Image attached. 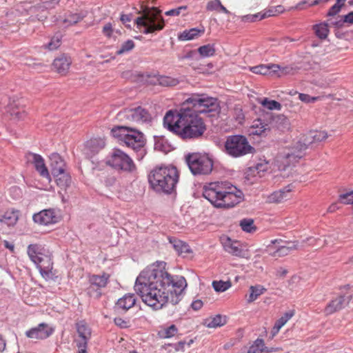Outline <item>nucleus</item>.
<instances>
[{"label":"nucleus","instance_id":"nucleus-55","mask_svg":"<svg viewBox=\"0 0 353 353\" xmlns=\"http://www.w3.org/2000/svg\"><path fill=\"white\" fill-rule=\"evenodd\" d=\"M341 6H339L336 4L333 5L327 13V17H334L339 14L341 10Z\"/></svg>","mask_w":353,"mask_h":353},{"label":"nucleus","instance_id":"nucleus-21","mask_svg":"<svg viewBox=\"0 0 353 353\" xmlns=\"http://www.w3.org/2000/svg\"><path fill=\"white\" fill-rule=\"evenodd\" d=\"M72 61L70 57L63 54L54 60L53 67L60 74H65Z\"/></svg>","mask_w":353,"mask_h":353},{"label":"nucleus","instance_id":"nucleus-37","mask_svg":"<svg viewBox=\"0 0 353 353\" xmlns=\"http://www.w3.org/2000/svg\"><path fill=\"white\" fill-rule=\"evenodd\" d=\"M157 81L160 85L166 87H173L179 83L178 79L168 76H159Z\"/></svg>","mask_w":353,"mask_h":353},{"label":"nucleus","instance_id":"nucleus-52","mask_svg":"<svg viewBox=\"0 0 353 353\" xmlns=\"http://www.w3.org/2000/svg\"><path fill=\"white\" fill-rule=\"evenodd\" d=\"M294 315L293 312H285L283 316L279 318L276 322L279 327H282Z\"/></svg>","mask_w":353,"mask_h":353},{"label":"nucleus","instance_id":"nucleus-25","mask_svg":"<svg viewBox=\"0 0 353 353\" xmlns=\"http://www.w3.org/2000/svg\"><path fill=\"white\" fill-rule=\"evenodd\" d=\"M135 303V295L134 294H127L117 301L116 303V307L118 309L122 310L123 311H127L128 310L133 307Z\"/></svg>","mask_w":353,"mask_h":353},{"label":"nucleus","instance_id":"nucleus-19","mask_svg":"<svg viewBox=\"0 0 353 353\" xmlns=\"http://www.w3.org/2000/svg\"><path fill=\"white\" fill-rule=\"evenodd\" d=\"M298 248V242H288L286 245H279L270 252L273 257H283L289 254L292 250Z\"/></svg>","mask_w":353,"mask_h":353},{"label":"nucleus","instance_id":"nucleus-20","mask_svg":"<svg viewBox=\"0 0 353 353\" xmlns=\"http://www.w3.org/2000/svg\"><path fill=\"white\" fill-rule=\"evenodd\" d=\"M291 189L289 186L281 189L279 191H275L268 197V201L270 203H281L289 199L291 196Z\"/></svg>","mask_w":353,"mask_h":353},{"label":"nucleus","instance_id":"nucleus-29","mask_svg":"<svg viewBox=\"0 0 353 353\" xmlns=\"http://www.w3.org/2000/svg\"><path fill=\"white\" fill-rule=\"evenodd\" d=\"M169 241L174 249L179 254H188L191 252L190 246L185 242L174 237L169 238Z\"/></svg>","mask_w":353,"mask_h":353},{"label":"nucleus","instance_id":"nucleus-33","mask_svg":"<svg viewBox=\"0 0 353 353\" xmlns=\"http://www.w3.org/2000/svg\"><path fill=\"white\" fill-rule=\"evenodd\" d=\"M226 323V316L217 314L214 317H210L206 319L205 325L208 327H217L224 325Z\"/></svg>","mask_w":353,"mask_h":353},{"label":"nucleus","instance_id":"nucleus-58","mask_svg":"<svg viewBox=\"0 0 353 353\" xmlns=\"http://www.w3.org/2000/svg\"><path fill=\"white\" fill-rule=\"evenodd\" d=\"M116 178L114 176H108L105 179V185L107 187H111L113 186L116 183Z\"/></svg>","mask_w":353,"mask_h":353},{"label":"nucleus","instance_id":"nucleus-36","mask_svg":"<svg viewBox=\"0 0 353 353\" xmlns=\"http://www.w3.org/2000/svg\"><path fill=\"white\" fill-rule=\"evenodd\" d=\"M178 329L175 325H171L166 327H163L158 332L159 336L162 339H168L176 334Z\"/></svg>","mask_w":353,"mask_h":353},{"label":"nucleus","instance_id":"nucleus-28","mask_svg":"<svg viewBox=\"0 0 353 353\" xmlns=\"http://www.w3.org/2000/svg\"><path fill=\"white\" fill-rule=\"evenodd\" d=\"M109 278L110 275L106 273L102 275L92 274L89 276L88 281L90 284L101 289L107 285Z\"/></svg>","mask_w":353,"mask_h":353},{"label":"nucleus","instance_id":"nucleus-64","mask_svg":"<svg viewBox=\"0 0 353 353\" xmlns=\"http://www.w3.org/2000/svg\"><path fill=\"white\" fill-rule=\"evenodd\" d=\"M120 19L123 24H125L127 22H130L131 21V16L129 14H123L121 15Z\"/></svg>","mask_w":353,"mask_h":353},{"label":"nucleus","instance_id":"nucleus-6","mask_svg":"<svg viewBox=\"0 0 353 353\" xmlns=\"http://www.w3.org/2000/svg\"><path fill=\"white\" fill-rule=\"evenodd\" d=\"M161 12V11L155 7L144 10L142 15L135 20L137 28L140 30L143 28L141 31L146 34L163 30L165 21Z\"/></svg>","mask_w":353,"mask_h":353},{"label":"nucleus","instance_id":"nucleus-48","mask_svg":"<svg viewBox=\"0 0 353 353\" xmlns=\"http://www.w3.org/2000/svg\"><path fill=\"white\" fill-rule=\"evenodd\" d=\"M339 200L343 204H353V190L340 194Z\"/></svg>","mask_w":353,"mask_h":353},{"label":"nucleus","instance_id":"nucleus-27","mask_svg":"<svg viewBox=\"0 0 353 353\" xmlns=\"http://www.w3.org/2000/svg\"><path fill=\"white\" fill-rule=\"evenodd\" d=\"M270 130V128L268 124L261 119H258L254 121V124L251 127L250 133L253 135L265 136Z\"/></svg>","mask_w":353,"mask_h":353},{"label":"nucleus","instance_id":"nucleus-35","mask_svg":"<svg viewBox=\"0 0 353 353\" xmlns=\"http://www.w3.org/2000/svg\"><path fill=\"white\" fill-rule=\"evenodd\" d=\"M60 0H48L43 2L40 5L34 7L35 12H47L48 10L55 8L59 3Z\"/></svg>","mask_w":353,"mask_h":353},{"label":"nucleus","instance_id":"nucleus-3","mask_svg":"<svg viewBox=\"0 0 353 353\" xmlns=\"http://www.w3.org/2000/svg\"><path fill=\"white\" fill-rule=\"evenodd\" d=\"M203 196L216 208H229L243 198L241 190L228 182L210 183L203 187Z\"/></svg>","mask_w":353,"mask_h":353},{"label":"nucleus","instance_id":"nucleus-61","mask_svg":"<svg viewBox=\"0 0 353 353\" xmlns=\"http://www.w3.org/2000/svg\"><path fill=\"white\" fill-rule=\"evenodd\" d=\"M343 21L346 23L353 24V11L343 16Z\"/></svg>","mask_w":353,"mask_h":353},{"label":"nucleus","instance_id":"nucleus-50","mask_svg":"<svg viewBox=\"0 0 353 353\" xmlns=\"http://www.w3.org/2000/svg\"><path fill=\"white\" fill-rule=\"evenodd\" d=\"M274 120L276 123H279V125H278L279 128H288L289 125V120L283 114L277 115L276 117L274 118Z\"/></svg>","mask_w":353,"mask_h":353},{"label":"nucleus","instance_id":"nucleus-57","mask_svg":"<svg viewBox=\"0 0 353 353\" xmlns=\"http://www.w3.org/2000/svg\"><path fill=\"white\" fill-rule=\"evenodd\" d=\"M114 321L121 328H126L129 326V321H125L120 317L115 318Z\"/></svg>","mask_w":353,"mask_h":353},{"label":"nucleus","instance_id":"nucleus-56","mask_svg":"<svg viewBox=\"0 0 353 353\" xmlns=\"http://www.w3.org/2000/svg\"><path fill=\"white\" fill-rule=\"evenodd\" d=\"M299 98L301 101L305 103L314 102L316 100V97H311L309 94L299 93Z\"/></svg>","mask_w":353,"mask_h":353},{"label":"nucleus","instance_id":"nucleus-11","mask_svg":"<svg viewBox=\"0 0 353 353\" xmlns=\"http://www.w3.org/2000/svg\"><path fill=\"white\" fill-rule=\"evenodd\" d=\"M75 325L79 336L81 338L79 341H77L78 353H87V343L91 337V328L85 320L77 321Z\"/></svg>","mask_w":353,"mask_h":353},{"label":"nucleus","instance_id":"nucleus-54","mask_svg":"<svg viewBox=\"0 0 353 353\" xmlns=\"http://www.w3.org/2000/svg\"><path fill=\"white\" fill-rule=\"evenodd\" d=\"M181 9L186 10L187 6H183L178 7L176 8L171 9L168 11H166L165 12V14L166 16H179L181 13Z\"/></svg>","mask_w":353,"mask_h":353},{"label":"nucleus","instance_id":"nucleus-62","mask_svg":"<svg viewBox=\"0 0 353 353\" xmlns=\"http://www.w3.org/2000/svg\"><path fill=\"white\" fill-rule=\"evenodd\" d=\"M191 306L194 310H199L202 307L203 302L201 300H196L192 302Z\"/></svg>","mask_w":353,"mask_h":353},{"label":"nucleus","instance_id":"nucleus-43","mask_svg":"<svg viewBox=\"0 0 353 353\" xmlns=\"http://www.w3.org/2000/svg\"><path fill=\"white\" fill-rule=\"evenodd\" d=\"M83 17L84 16L78 13L70 14L63 20V23L68 26L74 25L81 21Z\"/></svg>","mask_w":353,"mask_h":353},{"label":"nucleus","instance_id":"nucleus-59","mask_svg":"<svg viewBox=\"0 0 353 353\" xmlns=\"http://www.w3.org/2000/svg\"><path fill=\"white\" fill-rule=\"evenodd\" d=\"M268 66L270 68V72H271V74H276L281 70V66L279 64H268Z\"/></svg>","mask_w":353,"mask_h":353},{"label":"nucleus","instance_id":"nucleus-40","mask_svg":"<svg viewBox=\"0 0 353 353\" xmlns=\"http://www.w3.org/2000/svg\"><path fill=\"white\" fill-rule=\"evenodd\" d=\"M264 108L270 110H280L281 109V105L280 103L274 101V100H269L268 98H264L259 102Z\"/></svg>","mask_w":353,"mask_h":353},{"label":"nucleus","instance_id":"nucleus-31","mask_svg":"<svg viewBox=\"0 0 353 353\" xmlns=\"http://www.w3.org/2000/svg\"><path fill=\"white\" fill-rule=\"evenodd\" d=\"M204 29L199 30L198 28H191L185 30L181 33L178 34V39L179 41H188L197 38L201 32H203Z\"/></svg>","mask_w":353,"mask_h":353},{"label":"nucleus","instance_id":"nucleus-8","mask_svg":"<svg viewBox=\"0 0 353 353\" xmlns=\"http://www.w3.org/2000/svg\"><path fill=\"white\" fill-rule=\"evenodd\" d=\"M106 164L115 170L132 173L137 170L133 160L124 152L114 148L106 159Z\"/></svg>","mask_w":353,"mask_h":353},{"label":"nucleus","instance_id":"nucleus-22","mask_svg":"<svg viewBox=\"0 0 353 353\" xmlns=\"http://www.w3.org/2000/svg\"><path fill=\"white\" fill-rule=\"evenodd\" d=\"M19 219V211L14 210H7L3 215L0 216V225L7 226L14 225Z\"/></svg>","mask_w":353,"mask_h":353},{"label":"nucleus","instance_id":"nucleus-16","mask_svg":"<svg viewBox=\"0 0 353 353\" xmlns=\"http://www.w3.org/2000/svg\"><path fill=\"white\" fill-rule=\"evenodd\" d=\"M33 221L41 225H49L57 222L58 218L53 210H43L32 216Z\"/></svg>","mask_w":353,"mask_h":353},{"label":"nucleus","instance_id":"nucleus-12","mask_svg":"<svg viewBox=\"0 0 353 353\" xmlns=\"http://www.w3.org/2000/svg\"><path fill=\"white\" fill-rule=\"evenodd\" d=\"M54 330L46 323H41L32 327L25 333L26 336L32 340H43L52 334Z\"/></svg>","mask_w":353,"mask_h":353},{"label":"nucleus","instance_id":"nucleus-49","mask_svg":"<svg viewBox=\"0 0 353 353\" xmlns=\"http://www.w3.org/2000/svg\"><path fill=\"white\" fill-rule=\"evenodd\" d=\"M87 294L95 299H99L101 296V288H96L95 286L90 284V286L86 290Z\"/></svg>","mask_w":353,"mask_h":353},{"label":"nucleus","instance_id":"nucleus-47","mask_svg":"<svg viewBox=\"0 0 353 353\" xmlns=\"http://www.w3.org/2000/svg\"><path fill=\"white\" fill-rule=\"evenodd\" d=\"M264 19V15H261V12L254 14H246L241 17V21L245 23L255 22Z\"/></svg>","mask_w":353,"mask_h":353},{"label":"nucleus","instance_id":"nucleus-30","mask_svg":"<svg viewBox=\"0 0 353 353\" xmlns=\"http://www.w3.org/2000/svg\"><path fill=\"white\" fill-rule=\"evenodd\" d=\"M264 351L270 352L272 351H279V350L277 348L268 350L265 345L264 341L261 339H257L254 342L253 345L250 346L247 353H262Z\"/></svg>","mask_w":353,"mask_h":353},{"label":"nucleus","instance_id":"nucleus-18","mask_svg":"<svg viewBox=\"0 0 353 353\" xmlns=\"http://www.w3.org/2000/svg\"><path fill=\"white\" fill-rule=\"evenodd\" d=\"M49 158L52 175L57 173L60 174L66 170V164L58 153H52Z\"/></svg>","mask_w":353,"mask_h":353},{"label":"nucleus","instance_id":"nucleus-63","mask_svg":"<svg viewBox=\"0 0 353 353\" xmlns=\"http://www.w3.org/2000/svg\"><path fill=\"white\" fill-rule=\"evenodd\" d=\"M275 14H276V10H268L264 12H261V15H264V19L269 17L274 16Z\"/></svg>","mask_w":353,"mask_h":353},{"label":"nucleus","instance_id":"nucleus-2","mask_svg":"<svg viewBox=\"0 0 353 353\" xmlns=\"http://www.w3.org/2000/svg\"><path fill=\"white\" fill-rule=\"evenodd\" d=\"M165 262H157L142 271L136 279L134 290L150 307L161 309L167 303L176 305L187 287L182 276H172L165 270Z\"/></svg>","mask_w":353,"mask_h":353},{"label":"nucleus","instance_id":"nucleus-14","mask_svg":"<svg viewBox=\"0 0 353 353\" xmlns=\"http://www.w3.org/2000/svg\"><path fill=\"white\" fill-rule=\"evenodd\" d=\"M352 299V295L339 296L336 299L332 300L324 310L326 315L332 314L337 311L341 310L347 306Z\"/></svg>","mask_w":353,"mask_h":353},{"label":"nucleus","instance_id":"nucleus-7","mask_svg":"<svg viewBox=\"0 0 353 353\" xmlns=\"http://www.w3.org/2000/svg\"><path fill=\"white\" fill-rule=\"evenodd\" d=\"M224 148L225 152L234 158L253 154L255 152L254 148L250 144L248 139L241 134L227 137Z\"/></svg>","mask_w":353,"mask_h":353},{"label":"nucleus","instance_id":"nucleus-1","mask_svg":"<svg viewBox=\"0 0 353 353\" xmlns=\"http://www.w3.org/2000/svg\"><path fill=\"white\" fill-rule=\"evenodd\" d=\"M216 98L207 94H193L179 110L168 111L163 118V126L183 141L201 138L206 131V125L199 114L214 116L219 112Z\"/></svg>","mask_w":353,"mask_h":353},{"label":"nucleus","instance_id":"nucleus-4","mask_svg":"<svg viewBox=\"0 0 353 353\" xmlns=\"http://www.w3.org/2000/svg\"><path fill=\"white\" fill-rule=\"evenodd\" d=\"M178 180L179 172L174 166L156 167L148 174V181L151 188L159 193H172Z\"/></svg>","mask_w":353,"mask_h":353},{"label":"nucleus","instance_id":"nucleus-38","mask_svg":"<svg viewBox=\"0 0 353 353\" xmlns=\"http://www.w3.org/2000/svg\"><path fill=\"white\" fill-rule=\"evenodd\" d=\"M241 229L246 232L253 233L256 230V227L254 225V220L252 219H243L240 221Z\"/></svg>","mask_w":353,"mask_h":353},{"label":"nucleus","instance_id":"nucleus-41","mask_svg":"<svg viewBox=\"0 0 353 353\" xmlns=\"http://www.w3.org/2000/svg\"><path fill=\"white\" fill-rule=\"evenodd\" d=\"M134 42L131 39H128L121 45V48L117 51L116 54L117 55H121L124 53L128 52L131 51L134 48Z\"/></svg>","mask_w":353,"mask_h":353},{"label":"nucleus","instance_id":"nucleus-32","mask_svg":"<svg viewBox=\"0 0 353 353\" xmlns=\"http://www.w3.org/2000/svg\"><path fill=\"white\" fill-rule=\"evenodd\" d=\"M266 290V288L261 285H251L249 288L250 293L248 302L252 303L254 301L259 298V296L265 293Z\"/></svg>","mask_w":353,"mask_h":353},{"label":"nucleus","instance_id":"nucleus-42","mask_svg":"<svg viewBox=\"0 0 353 353\" xmlns=\"http://www.w3.org/2000/svg\"><path fill=\"white\" fill-rule=\"evenodd\" d=\"M212 286L216 292H225L230 288L231 283L230 281H214Z\"/></svg>","mask_w":353,"mask_h":353},{"label":"nucleus","instance_id":"nucleus-44","mask_svg":"<svg viewBox=\"0 0 353 353\" xmlns=\"http://www.w3.org/2000/svg\"><path fill=\"white\" fill-rule=\"evenodd\" d=\"M250 70L254 73L262 75L270 74L271 72H270V68L268 65H259L256 66L251 67Z\"/></svg>","mask_w":353,"mask_h":353},{"label":"nucleus","instance_id":"nucleus-60","mask_svg":"<svg viewBox=\"0 0 353 353\" xmlns=\"http://www.w3.org/2000/svg\"><path fill=\"white\" fill-rule=\"evenodd\" d=\"M341 19L339 20H337V21H332L331 22V24L336 27V28H342L345 23V21H343V17H340Z\"/></svg>","mask_w":353,"mask_h":353},{"label":"nucleus","instance_id":"nucleus-10","mask_svg":"<svg viewBox=\"0 0 353 353\" xmlns=\"http://www.w3.org/2000/svg\"><path fill=\"white\" fill-rule=\"evenodd\" d=\"M121 118H125L130 121L137 123H150L152 120V116L145 108L138 106L134 108H126L119 113Z\"/></svg>","mask_w":353,"mask_h":353},{"label":"nucleus","instance_id":"nucleus-23","mask_svg":"<svg viewBox=\"0 0 353 353\" xmlns=\"http://www.w3.org/2000/svg\"><path fill=\"white\" fill-rule=\"evenodd\" d=\"M32 161L36 170L40 175L46 179H50V174L42 157L37 154H31Z\"/></svg>","mask_w":353,"mask_h":353},{"label":"nucleus","instance_id":"nucleus-34","mask_svg":"<svg viewBox=\"0 0 353 353\" xmlns=\"http://www.w3.org/2000/svg\"><path fill=\"white\" fill-rule=\"evenodd\" d=\"M313 30L317 37L320 39H325L327 38L330 32L328 25L326 22H323L313 26Z\"/></svg>","mask_w":353,"mask_h":353},{"label":"nucleus","instance_id":"nucleus-51","mask_svg":"<svg viewBox=\"0 0 353 353\" xmlns=\"http://www.w3.org/2000/svg\"><path fill=\"white\" fill-rule=\"evenodd\" d=\"M114 28H113L111 23H105L102 28L103 34L110 39L113 37Z\"/></svg>","mask_w":353,"mask_h":353},{"label":"nucleus","instance_id":"nucleus-9","mask_svg":"<svg viewBox=\"0 0 353 353\" xmlns=\"http://www.w3.org/2000/svg\"><path fill=\"white\" fill-rule=\"evenodd\" d=\"M186 161L191 172L194 174H208L213 168L212 160L208 156L198 153L189 154Z\"/></svg>","mask_w":353,"mask_h":353},{"label":"nucleus","instance_id":"nucleus-5","mask_svg":"<svg viewBox=\"0 0 353 353\" xmlns=\"http://www.w3.org/2000/svg\"><path fill=\"white\" fill-rule=\"evenodd\" d=\"M111 134L114 137L123 141L127 147L136 152L138 159L141 160L143 158L146 153L144 148L145 139L141 132L132 128L118 125L111 130Z\"/></svg>","mask_w":353,"mask_h":353},{"label":"nucleus","instance_id":"nucleus-13","mask_svg":"<svg viewBox=\"0 0 353 353\" xmlns=\"http://www.w3.org/2000/svg\"><path fill=\"white\" fill-rule=\"evenodd\" d=\"M44 248L39 244H30L28 247V254L31 261L38 265L40 268V272L43 274L46 271L41 265L44 259H48V256L43 254Z\"/></svg>","mask_w":353,"mask_h":353},{"label":"nucleus","instance_id":"nucleus-24","mask_svg":"<svg viewBox=\"0 0 353 353\" xmlns=\"http://www.w3.org/2000/svg\"><path fill=\"white\" fill-rule=\"evenodd\" d=\"M223 245L227 252L234 256H241L243 255V251L238 241H232L231 239L228 237L223 242Z\"/></svg>","mask_w":353,"mask_h":353},{"label":"nucleus","instance_id":"nucleus-53","mask_svg":"<svg viewBox=\"0 0 353 353\" xmlns=\"http://www.w3.org/2000/svg\"><path fill=\"white\" fill-rule=\"evenodd\" d=\"M220 0H212L208 1L206 6L208 11H219V6H220Z\"/></svg>","mask_w":353,"mask_h":353},{"label":"nucleus","instance_id":"nucleus-15","mask_svg":"<svg viewBox=\"0 0 353 353\" xmlns=\"http://www.w3.org/2000/svg\"><path fill=\"white\" fill-rule=\"evenodd\" d=\"M298 144L300 145V148L297 151L289 150L288 152H284L279 155V157L283 161V163H285V166H290L291 164H294L299 159L303 157V150L307 148V144L305 143L302 144L300 142H299Z\"/></svg>","mask_w":353,"mask_h":353},{"label":"nucleus","instance_id":"nucleus-26","mask_svg":"<svg viewBox=\"0 0 353 353\" xmlns=\"http://www.w3.org/2000/svg\"><path fill=\"white\" fill-rule=\"evenodd\" d=\"M55 178L57 185L62 190H66L71 185L72 179L70 174L66 171L63 170L60 174H53Z\"/></svg>","mask_w":353,"mask_h":353},{"label":"nucleus","instance_id":"nucleus-39","mask_svg":"<svg viewBox=\"0 0 353 353\" xmlns=\"http://www.w3.org/2000/svg\"><path fill=\"white\" fill-rule=\"evenodd\" d=\"M198 52L203 57H212L215 54L214 44H207L200 46L198 48Z\"/></svg>","mask_w":353,"mask_h":353},{"label":"nucleus","instance_id":"nucleus-46","mask_svg":"<svg viewBox=\"0 0 353 353\" xmlns=\"http://www.w3.org/2000/svg\"><path fill=\"white\" fill-rule=\"evenodd\" d=\"M61 39V34L59 33L56 34L48 43L47 48L50 50H56L60 46Z\"/></svg>","mask_w":353,"mask_h":353},{"label":"nucleus","instance_id":"nucleus-45","mask_svg":"<svg viewBox=\"0 0 353 353\" xmlns=\"http://www.w3.org/2000/svg\"><path fill=\"white\" fill-rule=\"evenodd\" d=\"M310 137L313 139V142H320L325 140L328 135L325 131H315L311 132Z\"/></svg>","mask_w":353,"mask_h":353},{"label":"nucleus","instance_id":"nucleus-17","mask_svg":"<svg viewBox=\"0 0 353 353\" xmlns=\"http://www.w3.org/2000/svg\"><path fill=\"white\" fill-rule=\"evenodd\" d=\"M105 145L104 140L101 139H92L86 142L84 154L88 158H92L99 153Z\"/></svg>","mask_w":353,"mask_h":353}]
</instances>
